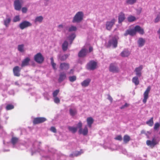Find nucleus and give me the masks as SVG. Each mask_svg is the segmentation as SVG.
<instances>
[{
	"label": "nucleus",
	"instance_id": "f257e3e1",
	"mask_svg": "<svg viewBox=\"0 0 160 160\" xmlns=\"http://www.w3.org/2000/svg\"><path fill=\"white\" fill-rule=\"evenodd\" d=\"M41 142L37 141H35L32 144L31 149V154L38 152L42 156L41 160H65L66 156L63 155H58L55 153L54 150L52 149H49L47 147L45 150L41 148Z\"/></svg>",
	"mask_w": 160,
	"mask_h": 160
},
{
	"label": "nucleus",
	"instance_id": "f03ea898",
	"mask_svg": "<svg viewBox=\"0 0 160 160\" xmlns=\"http://www.w3.org/2000/svg\"><path fill=\"white\" fill-rule=\"evenodd\" d=\"M92 47H90L88 45H86L84 46L79 51L78 53V55L80 57H82L85 56L87 54L91 52L92 50Z\"/></svg>",
	"mask_w": 160,
	"mask_h": 160
},
{
	"label": "nucleus",
	"instance_id": "7ed1b4c3",
	"mask_svg": "<svg viewBox=\"0 0 160 160\" xmlns=\"http://www.w3.org/2000/svg\"><path fill=\"white\" fill-rule=\"evenodd\" d=\"M84 17L83 13L82 11L78 12L73 17L72 22L73 23H79L83 20Z\"/></svg>",
	"mask_w": 160,
	"mask_h": 160
},
{
	"label": "nucleus",
	"instance_id": "20e7f679",
	"mask_svg": "<svg viewBox=\"0 0 160 160\" xmlns=\"http://www.w3.org/2000/svg\"><path fill=\"white\" fill-rule=\"evenodd\" d=\"M118 39V38L117 36H115L113 37L109 40L108 44H106V45L107 47L112 46L114 48H116L117 46Z\"/></svg>",
	"mask_w": 160,
	"mask_h": 160
},
{
	"label": "nucleus",
	"instance_id": "39448f33",
	"mask_svg": "<svg viewBox=\"0 0 160 160\" xmlns=\"http://www.w3.org/2000/svg\"><path fill=\"white\" fill-rule=\"evenodd\" d=\"M32 25V24L29 22L24 21L19 24V26L21 29L23 30Z\"/></svg>",
	"mask_w": 160,
	"mask_h": 160
},
{
	"label": "nucleus",
	"instance_id": "423d86ee",
	"mask_svg": "<svg viewBox=\"0 0 160 160\" xmlns=\"http://www.w3.org/2000/svg\"><path fill=\"white\" fill-rule=\"evenodd\" d=\"M97 65V62L94 61H90L87 65V68L89 70L95 69Z\"/></svg>",
	"mask_w": 160,
	"mask_h": 160
},
{
	"label": "nucleus",
	"instance_id": "0eeeda50",
	"mask_svg": "<svg viewBox=\"0 0 160 160\" xmlns=\"http://www.w3.org/2000/svg\"><path fill=\"white\" fill-rule=\"evenodd\" d=\"M34 60L38 63H42L43 60L44 58L40 53H38L34 57Z\"/></svg>",
	"mask_w": 160,
	"mask_h": 160
},
{
	"label": "nucleus",
	"instance_id": "6e6552de",
	"mask_svg": "<svg viewBox=\"0 0 160 160\" xmlns=\"http://www.w3.org/2000/svg\"><path fill=\"white\" fill-rule=\"evenodd\" d=\"M116 20L113 19L111 21L107 22L106 24V28L107 30H110L112 28L113 25L114 24Z\"/></svg>",
	"mask_w": 160,
	"mask_h": 160
},
{
	"label": "nucleus",
	"instance_id": "1a4fd4ad",
	"mask_svg": "<svg viewBox=\"0 0 160 160\" xmlns=\"http://www.w3.org/2000/svg\"><path fill=\"white\" fill-rule=\"evenodd\" d=\"M151 88L150 86H148L143 94L144 98L143 102L144 103L146 102L147 99L148 98V94L150 91Z\"/></svg>",
	"mask_w": 160,
	"mask_h": 160
},
{
	"label": "nucleus",
	"instance_id": "9d476101",
	"mask_svg": "<svg viewBox=\"0 0 160 160\" xmlns=\"http://www.w3.org/2000/svg\"><path fill=\"white\" fill-rule=\"evenodd\" d=\"M109 70L113 72L116 73L119 72V69L115 64L112 63L109 66Z\"/></svg>",
	"mask_w": 160,
	"mask_h": 160
},
{
	"label": "nucleus",
	"instance_id": "9b49d317",
	"mask_svg": "<svg viewBox=\"0 0 160 160\" xmlns=\"http://www.w3.org/2000/svg\"><path fill=\"white\" fill-rule=\"evenodd\" d=\"M22 2V0H16L14 2L15 9L17 10H20Z\"/></svg>",
	"mask_w": 160,
	"mask_h": 160
},
{
	"label": "nucleus",
	"instance_id": "f8f14e48",
	"mask_svg": "<svg viewBox=\"0 0 160 160\" xmlns=\"http://www.w3.org/2000/svg\"><path fill=\"white\" fill-rule=\"evenodd\" d=\"M46 119L44 118H35L33 121V123L34 124H37L42 123L46 121Z\"/></svg>",
	"mask_w": 160,
	"mask_h": 160
},
{
	"label": "nucleus",
	"instance_id": "ddd939ff",
	"mask_svg": "<svg viewBox=\"0 0 160 160\" xmlns=\"http://www.w3.org/2000/svg\"><path fill=\"white\" fill-rule=\"evenodd\" d=\"M142 68V66L140 65L139 67L136 68L134 70V71L135 72L136 75L138 77H140L141 75V71Z\"/></svg>",
	"mask_w": 160,
	"mask_h": 160
},
{
	"label": "nucleus",
	"instance_id": "4468645a",
	"mask_svg": "<svg viewBox=\"0 0 160 160\" xmlns=\"http://www.w3.org/2000/svg\"><path fill=\"white\" fill-rule=\"evenodd\" d=\"M157 143V141L155 138H153L152 140H148L146 142L147 144L152 147H154Z\"/></svg>",
	"mask_w": 160,
	"mask_h": 160
},
{
	"label": "nucleus",
	"instance_id": "2eb2a0df",
	"mask_svg": "<svg viewBox=\"0 0 160 160\" xmlns=\"http://www.w3.org/2000/svg\"><path fill=\"white\" fill-rule=\"evenodd\" d=\"M136 30L134 28L133 29L127 30L124 33V35L125 36H127L129 34L131 36H132L135 35L136 34Z\"/></svg>",
	"mask_w": 160,
	"mask_h": 160
},
{
	"label": "nucleus",
	"instance_id": "dca6fc26",
	"mask_svg": "<svg viewBox=\"0 0 160 160\" xmlns=\"http://www.w3.org/2000/svg\"><path fill=\"white\" fill-rule=\"evenodd\" d=\"M79 133L80 134H82L84 135H87L88 132V130L87 126H86L84 128H81L79 130Z\"/></svg>",
	"mask_w": 160,
	"mask_h": 160
},
{
	"label": "nucleus",
	"instance_id": "f3484780",
	"mask_svg": "<svg viewBox=\"0 0 160 160\" xmlns=\"http://www.w3.org/2000/svg\"><path fill=\"white\" fill-rule=\"evenodd\" d=\"M125 19V14L122 12H120L118 14V23H121Z\"/></svg>",
	"mask_w": 160,
	"mask_h": 160
},
{
	"label": "nucleus",
	"instance_id": "a211bd4d",
	"mask_svg": "<svg viewBox=\"0 0 160 160\" xmlns=\"http://www.w3.org/2000/svg\"><path fill=\"white\" fill-rule=\"evenodd\" d=\"M21 68L18 66L15 67L13 69V72L14 75L16 76H19L20 75V72Z\"/></svg>",
	"mask_w": 160,
	"mask_h": 160
},
{
	"label": "nucleus",
	"instance_id": "6ab92c4d",
	"mask_svg": "<svg viewBox=\"0 0 160 160\" xmlns=\"http://www.w3.org/2000/svg\"><path fill=\"white\" fill-rule=\"evenodd\" d=\"M145 42V40L142 38H139L138 41V44L139 47H141L144 46Z\"/></svg>",
	"mask_w": 160,
	"mask_h": 160
},
{
	"label": "nucleus",
	"instance_id": "aec40b11",
	"mask_svg": "<svg viewBox=\"0 0 160 160\" xmlns=\"http://www.w3.org/2000/svg\"><path fill=\"white\" fill-rule=\"evenodd\" d=\"M30 61V59L28 58H25L22 62L21 64L22 67H24L28 66L29 64V61Z\"/></svg>",
	"mask_w": 160,
	"mask_h": 160
},
{
	"label": "nucleus",
	"instance_id": "412c9836",
	"mask_svg": "<svg viewBox=\"0 0 160 160\" xmlns=\"http://www.w3.org/2000/svg\"><path fill=\"white\" fill-rule=\"evenodd\" d=\"M130 54V52L126 49H124L121 53V55L122 57H127Z\"/></svg>",
	"mask_w": 160,
	"mask_h": 160
},
{
	"label": "nucleus",
	"instance_id": "4be33fe9",
	"mask_svg": "<svg viewBox=\"0 0 160 160\" xmlns=\"http://www.w3.org/2000/svg\"><path fill=\"white\" fill-rule=\"evenodd\" d=\"M19 141V139L18 138L16 137H12L11 139V142L12 144L14 147L17 144Z\"/></svg>",
	"mask_w": 160,
	"mask_h": 160
},
{
	"label": "nucleus",
	"instance_id": "5701e85b",
	"mask_svg": "<svg viewBox=\"0 0 160 160\" xmlns=\"http://www.w3.org/2000/svg\"><path fill=\"white\" fill-rule=\"evenodd\" d=\"M136 32H138L141 34H143L144 33L143 29L139 26L137 25L135 27Z\"/></svg>",
	"mask_w": 160,
	"mask_h": 160
},
{
	"label": "nucleus",
	"instance_id": "b1692460",
	"mask_svg": "<svg viewBox=\"0 0 160 160\" xmlns=\"http://www.w3.org/2000/svg\"><path fill=\"white\" fill-rule=\"evenodd\" d=\"M77 113V111L75 108L72 107L70 109L69 113L70 115L72 116H73L76 115Z\"/></svg>",
	"mask_w": 160,
	"mask_h": 160
},
{
	"label": "nucleus",
	"instance_id": "393cba45",
	"mask_svg": "<svg viewBox=\"0 0 160 160\" xmlns=\"http://www.w3.org/2000/svg\"><path fill=\"white\" fill-rule=\"evenodd\" d=\"M66 74L65 73L62 72L59 75V78L58 79V81L59 82H62L66 78Z\"/></svg>",
	"mask_w": 160,
	"mask_h": 160
},
{
	"label": "nucleus",
	"instance_id": "a878e982",
	"mask_svg": "<svg viewBox=\"0 0 160 160\" xmlns=\"http://www.w3.org/2000/svg\"><path fill=\"white\" fill-rule=\"evenodd\" d=\"M90 81L91 80L90 79H88L82 82L81 84L82 86L83 87H86L89 85Z\"/></svg>",
	"mask_w": 160,
	"mask_h": 160
},
{
	"label": "nucleus",
	"instance_id": "bb28decb",
	"mask_svg": "<svg viewBox=\"0 0 160 160\" xmlns=\"http://www.w3.org/2000/svg\"><path fill=\"white\" fill-rule=\"evenodd\" d=\"M69 68V64L66 63H62L60 65V68L61 69L67 70Z\"/></svg>",
	"mask_w": 160,
	"mask_h": 160
},
{
	"label": "nucleus",
	"instance_id": "cd10ccee",
	"mask_svg": "<svg viewBox=\"0 0 160 160\" xmlns=\"http://www.w3.org/2000/svg\"><path fill=\"white\" fill-rule=\"evenodd\" d=\"M87 122L88 125V126L91 128V127L92 124L94 120L92 117H89L87 118Z\"/></svg>",
	"mask_w": 160,
	"mask_h": 160
},
{
	"label": "nucleus",
	"instance_id": "c85d7f7f",
	"mask_svg": "<svg viewBox=\"0 0 160 160\" xmlns=\"http://www.w3.org/2000/svg\"><path fill=\"white\" fill-rule=\"evenodd\" d=\"M132 81L135 85H138L139 83V80L138 79V77L137 76H136L133 77L132 79Z\"/></svg>",
	"mask_w": 160,
	"mask_h": 160
},
{
	"label": "nucleus",
	"instance_id": "c756f323",
	"mask_svg": "<svg viewBox=\"0 0 160 160\" xmlns=\"http://www.w3.org/2000/svg\"><path fill=\"white\" fill-rule=\"evenodd\" d=\"M43 19V18L42 16H39L36 17L35 20L34 22L35 23L39 22L41 23Z\"/></svg>",
	"mask_w": 160,
	"mask_h": 160
},
{
	"label": "nucleus",
	"instance_id": "7c9ffc66",
	"mask_svg": "<svg viewBox=\"0 0 160 160\" xmlns=\"http://www.w3.org/2000/svg\"><path fill=\"white\" fill-rule=\"evenodd\" d=\"M83 153V152L82 150H80L79 151H77L75 152L73 154H71L70 155V157H73L74 156L77 157L78 156L80 155L82 153Z\"/></svg>",
	"mask_w": 160,
	"mask_h": 160
},
{
	"label": "nucleus",
	"instance_id": "2f4dec72",
	"mask_svg": "<svg viewBox=\"0 0 160 160\" xmlns=\"http://www.w3.org/2000/svg\"><path fill=\"white\" fill-rule=\"evenodd\" d=\"M11 21V18H6L4 20V25L6 27H7L9 26L10 22Z\"/></svg>",
	"mask_w": 160,
	"mask_h": 160
},
{
	"label": "nucleus",
	"instance_id": "473e14b6",
	"mask_svg": "<svg viewBox=\"0 0 160 160\" xmlns=\"http://www.w3.org/2000/svg\"><path fill=\"white\" fill-rule=\"evenodd\" d=\"M68 46V43L67 41H65L63 43L62 45V49L64 51L67 50Z\"/></svg>",
	"mask_w": 160,
	"mask_h": 160
},
{
	"label": "nucleus",
	"instance_id": "72a5a7b5",
	"mask_svg": "<svg viewBox=\"0 0 160 160\" xmlns=\"http://www.w3.org/2000/svg\"><path fill=\"white\" fill-rule=\"evenodd\" d=\"M76 37V35L75 34V33L74 32H73L68 37V39L69 40L71 41L70 44H71L72 43V42L74 39L75 37Z\"/></svg>",
	"mask_w": 160,
	"mask_h": 160
},
{
	"label": "nucleus",
	"instance_id": "f704fd0d",
	"mask_svg": "<svg viewBox=\"0 0 160 160\" xmlns=\"http://www.w3.org/2000/svg\"><path fill=\"white\" fill-rule=\"evenodd\" d=\"M24 45L23 44L18 45V50L21 52H23L24 51Z\"/></svg>",
	"mask_w": 160,
	"mask_h": 160
},
{
	"label": "nucleus",
	"instance_id": "c9c22d12",
	"mask_svg": "<svg viewBox=\"0 0 160 160\" xmlns=\"http://www.w3.org/2000/svg\"><path fill=\"white\" fill-rule=\"evenodd\" d=\"M123 139L124 143H127L130 140V138L129 136L126 135L124 136Z\"/></svg>",
	"mask_w": 160,
	"mask_h": 160
},
{
	"label": "nucleus",
	"instance_id": "e433bc0d",
	"mask_svg": "<svg viewBox=\"0 0 160 160\" xmlns=\"http://www.w3.org/2000/svg\"><path fill=\"white\" fill-rule=\"evenodd\" d=\"M68 129L69 131L73 133L76 132L77 130V128L74 127L69 126L68 127Z\"/></svg>",
	"mask_w": 160,
	"mask_h": 160
},
{
	"label": "nucleus",
	"instance_id": "4c0bfd02",
	"mask_svg": "<svg viewBox=\"0 0 160 160\" xmlns=\"http://www.w3.org/2000/svg\"><path fill=\"white\" fill-rule=\"evenodd\" d=\"M141 134H144L147 137V138H149V135L151 134V132L150 131L146 132L144 130H142L141 131Z\"/></svg>",
	"mask_w": 160,
	"mask_h": 160
},
{
	"label": "nucleus",
	"instance_id": "58836bf2",
	"mask_svg": "<svg viewBox=\"0 0 160 160\" xmlns=\"http://www.w3.org/2000/svg\"><path fill=\"white\" fill-rule=\"evenodd\" d=\"M137 0H126V3L128 4L132 5L135 3Z\"/></svg>",
	"mask_w": 160,
	"mask_h": 160
},
{
	"label": "nucleus",
	"instance_id": "ea45409f",
	"mask_svg": "<svg viewBox=\"0 0 160 160\" xmlns=\"http://www.w3.org/2000/svg\"><path fill=\"white\" fill-rule=\"evenodd\" d=\"M128 20L129 22H132L135 21L136 18L133 16L131 15L128 18Z\"/></svg>",
	"mask_w": 160,
	"mask_h": 160
},
{
	"label": "nucleus",
	"instance_id": "a19ab883",
	"mask_svg": "<svg viewBox=\"0 0 160 160\" xmlns=\"http://www.w3.org/2000/svg\"><path fill=\"white\" fill-rule=\"evenodd\" d=\"M69 55L65 54L62 56H60L59 58L61 61H64L66 60L68 57Z\"/></svg>",
	"mask_w": 160,
	"mask_h": 160
},
{
	"label": "nucleus",
	"instance_id": "79ce46f5",
	"mask_svg": "<svg viewBox=\"0 0 160 160\" xmlns=\"http://www.w3.org/2000/svg\"><path fill=\"white\" fill-rule=\"evenodd\" d=\"M146 123L150 126H152L153 124V118H151L149 120L147 121Z\"/></svg>",
	"mask_w": 160,
	"mask_h": 160
},
{
	"label": "nucleus",
	"instance_id": "37998d69",
	"mask_svg": "<svg viewBox=\"0 0 160 160\" xmlns=\"http://www.w3.org/2000/svg\"><path fill=\"white\" fill-rule=\"evenodd\" d=\"M65 28V26L62 24H60L58 26V31H62Z\"/></svg>",
	"mask_w": 160,
	"mask_h": 160
},
{
	"label": "nucleus",
	"instance_id": "c03bdc74",
	"mask_svg": "<svg viewBox=\"0 0 160 160\" xmlns=\"http://www.w3.org/2000/svg\"><path fill=\"white\" fill-rule=\"evenodd\" d=\"M51 61V65L54 69H56V64L54 63V60L53 58H50Z\"/></svg>",
	"mask_w": 160,
	"mask_h": 160
},
{
	"label": "nucleus",
	"instance_id": "a18cd8bd",
	"mask_svg": "<svg viewBox=\"0 0 160 160\" xmlns=\"http://www.w3.org/2000/svg\"><path fill=\"white\" fill-rule=\"evenodd\" d=\"M77 30V28L75 26H72L70 27L68 29L69 32L75 31Z\"/></svg>",
	"mask_w": 160,
	"mask_h": 160
},
{
	"label": "nucleus",
	"instance_id": "49530a36",
	"mask_svg": "<svg viewBox=\"0 0 160 160\" xmlns=\"http://www.w3.org/2000/svg\"><path fill=\"white\" fill-rule=\"evenodd\" d=\"M82 123L81 121H79L78 123L76 124V128H77V129H79L82 128Z\"/></svg>",
	"mask_w": 160,
	"mask_h": 160
},
{
	"label": "nucleus",
	"instance_id": "de8ad7c7",
	"mask_svg": "<svg viewBox=\"0 0 160 160\" xmlns=\"http://www.w3.org/2000/svg\"><path fill=\"white\" fill-rule=\"evenodd\" d=\"M160 126V124L158 122L155 123L154 127V129L155 130H158L159 127Z\"/></svg>",
	"mask_w": 160,
	"mask_h": 160
},
{
	"label": "nucleus",
	"instance_id": "09e8293b",
	"mask_svg": "<svg viewBox=\"0 0 160 160\" xmlns=\"http://www.w3.org/2000/svg\"><path fill=\"white\" fill-rule=\"evenodd\" d=\"M20 20V18L19 16H15L13 18L12 21L14 22H16Z\"/></svg>",
	"mask_w": 160,
	"mask_h": 160
},
{
	"label": "nucleus",
	"instance_id": "8fccbe9b",
	"mask_svg": "<svg viewBox=\"0 0 160 160\" xmlns=\"http://www.w3.org/2000/svg\"><path fill=\"white\" fill-rule=\"evenodd\" d=\"M6 108L7 110H10L14 108V106L11 104H8L6 106Z\"/></svg>",
	"mask_w": 160,
	"mask_h": 160
},
{
	"label": "nucleus",
	"instance_id": "3c124183",
	"mask_svg": "<svg viewBox=\"0 0 160 160\" xmlns=\"http://www.w3.org/2000/svg\"><path fill=\"white\" fill-rule=\"evenodd\" d=\"M69 79L70 81L73 82L75 81L76 79V77L75 76H70L69 77Z\"/></svg>",
	"mask_w": 160,
	"mask_h": 160
},
{
	"label": "nucleus",
	"instance_id": "603ef678",
	"mask_svg": "<svg viewBox=\"0 0 160 160\" xmlns=\"http://www.w3.org/2000/svg\"><path fill=\"white\" fill-rule=\"evenodd\" d=\"M160 20V13H159L157 16L156 18L155 19L154 22L156 23L159 22Z\"/></svg>",
	"mask_w": 160,
	"mask_h": 160
},
{
	"label": "nucleus",
	"instance_id": "864d4df0",
	"mask_svg": "<svg viewBox=\"0 0 160 160\" xmlns=\"http://www.w3.org/2000/svg\"><path fill=\"white\" fill-rule=\"evenodd\" d=\"M59 92V89H57L54 91L52 93L53 97H57Z\"/></svg>",
	"mask_w": 160,
	"mask_h": 160
},
{
	"label": "nucleus",
	"instance_id": "5fc2aeb1",
	"mask_svg": "<svg viewBox=\"0 0 160 160\" xmlns=\"http://www.w3.org/2000/svg\"><path fill=\"white\" fill-rule=\"evenodd\" d=\"M53 100H54V102L58 104L60 102V99L57 97H54Z\"/></svg>",
	"mask_w": 160,
	"mask_h": 160
},
{
	"label": "nucleus",
	"instance_id": "6e6d98bb",
	"mask_svg": "<svg viewBox=\"0 0 160 160\" xmlns=\"http://www.w3.org/2000/svg\"><path fill=\"white\" fill-rule=\"evenodd\" d=\"M115 139L116 140L121 141L122 140V138L121 135H118L117 136H116L115 138Z\"/></svg>",
	"mask_w": 160,
	"mask_h": 160
},
{
	"label": "nucleus",
	"instance_id": "4d7b16f0",
	"mask_svg": "<svg viewBox=\"0 0 160 160\" xmlns=\"http://www.w3.org/2000/svg\"><path fill=\"white\" fill-rule=\"evenodd\" d=\"M50 130L52 132L55 133L56 132V130L54 127H52L50 128Z\"/></svg>",
	"mask_w": 160,
	"mask_h": 160
},
{
	"label": "nucleus",
	"instance_id": "13d9d810",
	"mask_svg": "<svg viewBox=\"0 0 160 160\" xmlns=\"http://www.w3.org/2000/svg\"><path fill=\"white\" fill-rule=\"evenodd\" d=\"M128 105V104L127 103H126L124 105L120 107V108L121 109H123L126 107H127Z\"/></svg>",
	"mask_w": 160,
	"mask_h": 160
},
{
	"label": "nucleus",
	"instance_id": "bf43d9fd",
	"mask_svg": "<svg viewBox=\"0 0 160 160\" xmlns=\"http://www.w3.org/2000/svg\"><path fill=\"white\" fill-rule=\"evenodd\" d=\"M108 99L111 102H112V100H113L112 98L109 95H108Z\"/></svg>",
	"mask_w": 160,
	"mask_h": 160
},
{
	"label": "nucleus",
	"instance_id": "052dcab7",
	"mask_svg": "<svg viewBox=\"0 0 160 160\" xmlns=\"http://www.w3.org/2000/svg\"><path fill=\"white\" fill-rule=\"evenodd\" d=\"M22 12L23 13H25L27 12V9L25 8H23L22 9Z\"/></svg>",
	"mask_w": 160,
	"mask_h": 160
},
{
	"label": "nucleus",
	"instance_id": "680f3d73",
	"mask_svg": "<svg viewBox=\"0 0 160 160\" xmlns=\"http://www.w3.org/2000/svg\"><path fill=\"white\" fill-rule=\"evenodd\" d=\"M141 11H142V9L141 8H138L137 10V12L138 14H140L141 13Z\"/></svg>",
	"mask_w": 160,
	"mask_h": 160
},
{
	"label": "nucleus",
	"instance_id": "e2e57ef3",
	"mask_svg": "<svg viewBox=\"0 0 160 160\" xmlns=\"http://www.w3.org/2000/svg\"><path fill=\"white\" fill-rule=\"evenodd\" d=\"M14 84L15 85H16V86H21L20 84L18 82V81L14 83Z\"/></svg>",
	"mask_w": 160,
	"mask_h": 160
},
{
	"label": "nucleus",
	"instance_id": "0e129e2a",
	"mask_svg": "<svg viewBox=\"0 0 160 160\" xmlns=\"http://www.w3.org/2000/svg\"><path fill=\"white\" fill-rule=\"evenodd\" d=\"M157 33H158V34L159 35V38L160 39V28L159 29V30L158 31Z\"/></svg>",
	"mask_w": 160,
	"mask_h": 160
},
{
	"label": "nucleus",
	"instance_id": "69168bd1",
	"mask_svg": "<svg viewBox=\"0 0 160 160\" xmlns=\"http://www.w3.org/2000/svg\"><path fill=\"white\" fill-rule=\"evenodd\" d=\"M73 71V69H71L70 72V73H72Z\"/></svg>",
	"mask_w": 160,
	"mask_h": 160
},
{
	"label": "nucleus",
	"instance_id": "338daca9",
	"mask_svg": "<svg viewBox=\"0 0 160 160\" xmlns=\"http://www.w3.org/2000/svg\"><path fill=\"white\" fill-rule=\"evenodd\" d=\"M11 94H14V92H13V91L12 90L11 91Z\"/></svg>",
	"mask_w": 160,
	"mask_h": 160
},
{
	"label": "nucleus",
	"instance_id": "774afa93",
	"mask_svg": "<svg viewBox=\"0 0 160 160\" xmlns=\"http://www.w3.org/2000/svg\"><path fill=\"white\" fill-rule=\"evenodd\" d=\"M123 153L124 154H126V151H125H125H124Z\"/></svg>",
	"mask_w": 160,
	"mask_h": 160
}]
</instances>
